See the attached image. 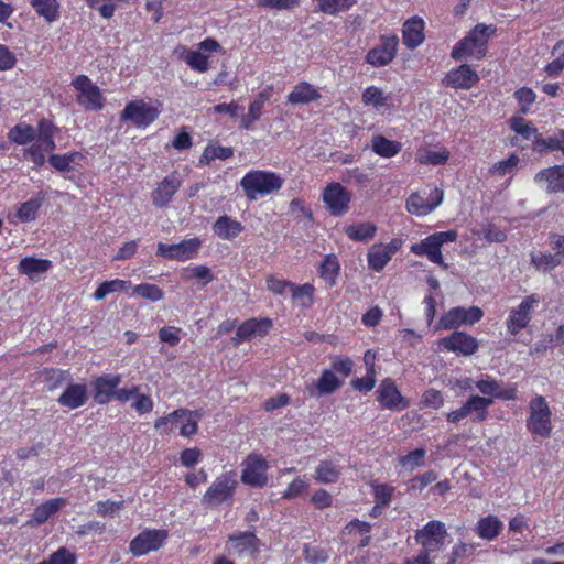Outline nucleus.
Instances as JSON below:
<instances>
[{"mask_svg":"<svg viewBox=\"0 0 564 564\" xmlns=\"http://www.w3.org/2000/svg\"><path fill=\"white\" fill-rule=\"evenodd\" d=\"M437 479V474L433 470H429L420 476H416L410 480L411 488L414 490L422 491L427 485L432 484Z\"/></svg>","mask_w":564,"mask_h":564,"instance_id":"338daca9","label":"nucleus"},{"mask_svg":"<svg viewBox=\"0 0 564 564\" xmlns=\"http://www.w3.org/2000/svg\"><path fill=\"white\" fill-rule=\"evenodd\" d=\"M213 231L214 235L220 239L232 240L243 231V226L240 221L227 215H223L214 223Z\"/></svg>","mask_w":564,"mask_h":564,"instance_id":"b1692460","label":"nucleus"},{"mask_svg":"<svg viewBox=\"0 0 564 564\" xmlns=\"http://www.w3.org/2000/svg\"><path fill=\"white\" fill-rule=\"evenodd\" d=\"M166 538L167 532L165 530L143 531L130 542V552L134 556L145 555L150 552L159 550Z\"/></svg>","mask_w":564,"mask_h":564,"instance_id":"f8f14e48","label":"nucleus"},{"mask_svg":"<svg viewBox=\"0 0 564 564\" xmlns=\"http://www.w3.org/2000/svg\"><path fill=\"white\" fill-rule=\"evenodd\" d=\"M531 263L536 270L547 272L561 265L563 262L560 260V256L555 253H538L531 254Z\"/></svg>","mask_w":564,"mask_h":564,"instance_id":"ea45409f","label":"nucleus"},{"mask_svg":"<svg viewBox=\"0 0 564 564\" xmlns=\"http://www.w3.org/2000/svg\"><path fill=\"white\" fill-rule=\"evenodd\" d=\"M51 268V261L46 259H37L25 257L19 263V271L31 279L45 273Z\"/></svg>","mask_w":564,"mask_h":564,"instance_id":"72a5a7b5","label":"nucleus"},{"mask_svg":"<svg viewBox=\"0 0 564 564\" xmlns=\"http://www.w3.org/2000/svg\"><path fill=\"white\" fill-rule=\"evenodd\" d=\"M425 451L423 448H416L410 452L408 455L400 457L399 463L403 467L409 468L413 471L424 463Z\"/></svg>","mask_w":564,"mask_h":564,"instance_id":"864d4df0","label":"nucleus"},{"mask_svg":"<svg viewBox=\"0 0 564 564\" xmlns=\"http://www.w3.org/2000/svg\"><path fill=\"white\" fill-rule=\"evenodd\" d=\"M122 507H123V501H111V500L98 501L95 505L96 512L102 517L113 514L118 510L122 509Z\"/></svg>","mask_w":564,"mask_h":564,"instance_id":"774afa93","label":"nucleus"},{"mask_svg":"<svg viewBox=\"0 0 564 564\" xmlns=\"http://www.w3.org/2000/svg\"><path fill=\"white\" fill-rule=\"evenodd\" d=\"M539 302V295L531 294L525 296L516 308L511 310L507 319V328L511 335H517L528 326L531 321L532 311Z\"/></svg>","mask_w":564,"mask_h":564,"instance_id":"0eeeda50","label":"nucleus"},{"mask_svg":"<svg viewBox=\"0 0 564 564\" xmlns=\"http://www.w3.org/2000/svg\"><path fill=\"white\" fill-rule=\"evenodd\" d=\"M410 249L412 253L416 256H425L431 262L441 265L443 269L448 268L447 263L443 260L441 248L435 239H433L432 235L423 239L421 242L412 245Z\"/></svg>","mask_w":564,"mask_h":564,"instance_id":"412c9836","label":"nucleus"},{"mask_svg":"<svg viewBox=\"0 0 564 564\" xmlns=\"http://www.w3.org/2000/svg\"><path fill=\"white\" fill-rule=\"evenodd\" d=\"M496 32L494 25L477 24L463 40L453 48L451 56L460 61L470 56L481 59L487 52V43L490 36Z\"/></svg>","mask_w":564,"mask_h":564,"instance_id":"f257e3e1","label":"nucleus"},{"mask_svg":"<svg viewBox=\"0 0 564 564\" xmlns=\"http://www.w3.org/2000/svg\"><path fill=\"white\" fill-rule=\"evenodd\" d=\"M502 528V521L497 516L489 514L477 522L475 531L480 539L491 541L500 534Z\"/></svg>","mask_w":564,"mask_h":564,"instance_id":"cd10ccee","label":"nucleus"},{"mask_svg":"<svg viewBox=\"0 0 564 564\" xmlns=\"http://www.w3.org/2000/svg\"><path fill=\"white\" fill-rule=\"evenodd\" d=\"M36 14L47 23L55 22L59 18V3L57 0H30Z\"/></svg>","mask_w":564,"mask_h":564,"instance_id":"473e14b6","label":"nucleus"},{"mask_svg":"<svg viewBox=\"0 0 564 564\" xmlns=\"http://www.w3.org/2000/svg\"><path fill=\"white\" fill-rule=\"evenodd\" d=\"M191 415L189 414V410L187 409H178L172 413H170L167 416H162V417H159L155 423H154V427L156 430H163L164 432H169L171 431V429H167V425L169 424H178V423H183L185 416H188Z\"/></svg>","mask_w":564,"mask_h":564,"instance_id":"79ce46f5","label":"nucleus"},{"mask_svg":"<svg viewBox=\"0 0 564 564\" xmlns=\"http://www.w3.org/2000/svg\"><path fill=\"white\" fill-rule=\"evenodd\" d=\"M68 373L59 369H52L47 372L46 387L48 391H53L62 387L68 380Z\"/></svg>","mask_w":564,"mask_h":564,"instance_id":"680f3d73","label":"nucleus"},{"mask_svg":"<svg viewBox=\"0 0 564 564\" xmlns=\"http://www.w3.org/2000/svg\"><path fill=\"white\" fill-rule=\"evenodd\" d=\"M441 345L448 351L462 354L464 356L474 355L478 349V341L471 335L464 332H454L452 335L444 337Z\"/></svg>","mask_w":564,"mask_h":564,"instance_id":"dca6fc26","label":"nucleus"},{"mask_svg":"<svg viewBox=\"0 0 564 564\" xmlns=\"http://www.w3.org/2000/svg\"><path fill=\"white\" fill-rule=\"evenodd\" d=\"M371 149L376 154L389 159L397 155L401 151L402 145L398 141L389 140L381 134H377L371 139Z\"/></svg>","mask_w":564,"mask_h":564,"instance_id":"2f4dec72","label":"nucleus"},{"mask_svg":"<svg viewBox=\"0 0 564 564\" xmlns=\"http://www.w3.org/2000/svg\"><path fill=\"white\" fill-rule=\"evenodd\" d=\"M66 505V500L64 498H55L51 499L39 507H36L32 513V518L30 520L31 525H40L46 522L50 517L55 514L62 507Z\"/></svg>","mask_w":564,"mask_h":564,"instance_id":"bb28decb","label":"nucleus"},{"mask_svg":"<svg viewBox=\"0 0 564 564\" xmlns=\"http://www.w3.org/2000/svg\"><path fill=\"white\" fill-rule=\"evenodd\" d=\"M398 43L399 39L395 35L382 37L381 44L368 52L367 63L375 67L388 65L395 57Z\"/></svg>","mask_w":564,"mask_h":564,"instance_id":"4468645a","label":"nucleus"},{"mask_svg":"<svg viewBox=\"0 0 564 564\" xmlns=\"http://www.w3.org/2000/svg\"><path fill=\"white\" fill-rule=\"evenodd\" d=\"M321 98L318 90L307 82H301L294 86L288 95V102L291 105H304Z\"/></svg>","mask_w":564,"mask_h":564,"instance_id":"a878e982","label":"nucleus"},{"mask_svg":"<svg viewBox=\"0 0 564 564\" xmlns=\"http://www.w3.org/2000/svg\"><path fill=\"white\" fill-rule=\"evenodd\" d=\"M368 265L371 270L380 272L391 260L383 243L373 245L368 254Z\"/></svg>","mask_w":564,"mask_h":564,"instance_id":"c9c22d12","label":"nucleus"},{"mask_svg":"<svg viewBox=\"0 0 564 564\" xmlns=\"http://www.w3.org/2000/svg\"><path fill=\"white\" fill-rule=\"evenodd\" d=\"M340 474L341 468L334 460L324 459L316 466L314 478L321 484H334Z\"/></svg>","mask_w":564,"mask_h":564,"instance_id":"c85d7f7f","label":"nucleus"},{"mask_svg":"<svg viewBox=\"0 0 564 564\" xmlns=\"http://www.w3.org/2000/svg\"><path fill=\"white\" fill-rule=\"evenodd\" d=\"M313 293L314 286L312 284L295 285L293 283L290 295L294 301L307 300V302L302 303V306H308L313 302Z\"/></svg>","mask_w":564,"mask_h":564,"instance_id":"3c124183","label":"nucleus"},{"mask_svg":"<svg viewBox=\"0 0 564 564\" xmlns=\"http://www.w3.org/2000/svg\"><path fill=\"white\" fill-rule=\"evenodd\" d=\"M159 109L143 100L129 102L120 115L123 121H131L135 127H148L159 117Z\"/></svg>","mask_w":564,"mask_h":564,"instance_id":"423d86ee","label":"nucleus"},{"mask_svg":"<svg viewBox=\"0 0 564 564\" xmlns=\"http://www.w3.org/2000/svg\"><path fill=\"white\" fill-rule=\"evenodd\" d=\"M133 294L142 299L158 302L163 299V291L155 284L142 283L133 288Z\"/></svg>","mask_w":564,"mask_h":564,"instance_id":"37998d69","label":"nucleus"},{"mask_svg":"<svg viewBox=\"0 0 564 564\" xmlns=\"http://www.w3.org/2000/svg\"><path fill=\"white\" fill-rule=\"evenodd\" d=\"M130 285V281L120 279L105 281L96 289L94 293V299L97 301H101L111 293L129 289Z\"/></svg>","mask_w":564,"mask_h":564,"instance_id":"58836bf2","label":"nucleus"},{"mask_svg":"<svg viewBox=\"0 0 564 564\" xmlns=\"http://www.w3.org/2000/svg\"><path fill=\"white\" fill-rule=\"evenodd\" d=\"M422 403L424 406L438 409L443 405L444 399L438 390L427 389L422 395Z\"/></svg>","mask_w":564,"mask_h":564,"instance_id":"69168bd1","label":"nucleus"},{"mask_svg":"<svg viewBox=\"0 0 564 564\" xmlns=\"http://www.w3.org/2000/svg\"><path fill=\"white\" fill-rule=\"evenodd\" d=\"M386 101L387 97H384L383 91L376 86H370L362 93V102L365 105H371L376 108H379L382 107Z\"/></svg>","mask_w":564,"mask_h":564,"instance_id":"8fccbe9b","label":"nucleus"},{"mask_svg":"<svg viewBox=\"0 0 564 564\" xmlns=\"http://www.w3.org/2000/svg\"><path fill=\"white\" fill-rule=\"evenodd\" d=\"M352 360L348 357L341 358L335 356L332 358V368L335 375H337L343 381L347 378L352 371Z\"/></svg>","mask_w":564,"mask_h":564,"instance_id":"603ef678","label":"nucleus"},{"mask_svg":"<svg viewBox=\"0 0 564 564\" xmlns=\"http://www.w3.org/2000/svg\"><path fill=\"white\" fill-rule=\"evenodd\" d=\"M267 289L278 295H286L291 293L293 283L288 280H280L274 275H268L265 279Z\"/></svg>","mask_w":564,"mask_h":564,"instance_id":"5fc2aeb1","label":"nucleus"},{"mask_svg":"<svg viewBox=\"0 0 564 564\" xmlns=\"http://www.w3.org/2000/svg\"><path fill=\"white\" fill-rule=\"evenodd\" d=\"M53 150L44 148L42 139H36L30 148L24 150L23 155L30 159L36 166H42L45 163V153Z\"/></svg>","mask_w":564,"mask_h":564,"instance_id":"a19ab883","label":"nucleus"},{"mask_svg":"<svg viewBox=\"0 0 564 564\" xmlns=\"http://www.w3.org/2000/svg\"><path fill=\"white\" fill-rule=\"evenodd\" d=\"M375 384V369L372 368V366L368 369L367 376L365 378H356L351 381V386L354 389L365 392L372 390Z\"/></svg>","mask_w":564,"mask_h":564,"instance_id":"0e129e2a","label":"nucleus"},{"mask_svg":"<svg viewBox=\"0 0 564 564\" xmlns=\"http://www.w3.org/2000/svg\"><path fill=\"white\" fill-rule=\"evenodd\" d=\"M394 488L388 485L373 486L375 501L377 506H388L391 502Z\"/></svg>","mask_w":564,"mask_h":564,"instance_id":"e2e57ef3","label":"nucleus"},{"mask_svg":"<svg viewBox=\"0 0 564 564\" xmlns=\"http://www.w3.org/2000/svg\"><path fill=\"white\" fill-rule=\"evenodd\" d=\"M424 22L420 18H412L403 24V43L408 48H415L424 41Z\"/></svg>","mask_w":564,"mask_h":564,"instance_id":"393cba45","label":"nucleus"},{"mask_svg":"<svg viewBox=\"0 0 564 564\" xmlns=\"http://www.w3.org/2000/svg\"><path fill=\"white\" fill-rule=\"evenodd\" d=\"M351 194L337 182L327 185L323 192V202L333 216H343L349 209Z\"/></svg>","mask_w":564,"mask_h":564,"instance_id":"6e6552de","label":"nucleus"},{"mask_svg":"<svg viewBox=\"0 0 564 564\" xmlns=\"http://www.w3.org/2000/svg\"><path fill=\"white\" fill-rule=\"evenodd\" d=\"M185 62L191 68L204 73L209 68L208 57L199 52H189L186 55Z\"/></svg>","mask_w":564,"mask_h":564,"instance_id":"4d7b16f0","label":"nucleus"},{"mask_svg":"<svg viewBox=\"0 0 564 564\" xmlns=\"http://www.w3.org/2000/svg\"><path fill=\"white\" fill-rule=\"evenodd\" d=\"M77 153L67 154H52L48 159L50 164L59 172L70 171V163Z\"/></svg>","mask_w":564,"mask_h":564,"instance_id":"052dcab7","label":"nucleus"},{"mask_svg":"<svg viewBox=\"0 0 564 564\" xmlns=\"http://www.w3.org/2000/svg\"><path fill=\"white\" fill-rule=\"evenodd\" d=\"M228 541L231 543L232 550L238 554H243L247 551H254L258 547L259 539L253 531L239 532L229 536Z\"/></svg>","mask_w":564,"mask_h":564,"instance_id":"7c9ffc66","label":"nucleus"},{"mask_svg":"<svg viewBox=\"0 0 564 564\" xmlns=\"http://www.w3.org/2000/svg\"><path fill=\"white\" fill-rule=\"evenodd\" d=\"M552 412L544 397L538 395L529 403L527 429L541 437H549L552 432Z\"/></svg>","mask_w":564,"mask_h":564,"instance_id":"7ed1b4c3","label":"nucleus"},{"mask_svg":"<svg viewBox=\"0 0 564 564\" xmlns=\"http://www.w3.org/2000/svg\"><path fill=\"white\" fill-rule=\"evenodd\" d=\"M339 273V263L334 254H328L323 260L319 267L321 278L329 285L333 286L336 283V279Z\"/></svg>","mask_w":564,"mask_h":564,"instance_id":"4c0bfd02","label":"nucleus"},{"mask_svg":"<svg viewBox=\"0 0 564 564\" xmlns=\"http://www.w3.org/2000/svg\"><path fill=\"white\" fill-rule=\"evenodd\" d=\"M267 469L268 463L262 456L250 454L243 462L241 480L252 487L261 488L268 481Z\"/></svg>","mask_w":564,"mask_h":564,"instance_id":"9b49d317","label":"nucleus"},{"mask_svg":"<svg viewBox=\"0 0 564 564\" xmlns=\"http://www.w3.org/2000/svg\"><path fill=\"white\" fill-rule=\"evenodd\" d=\"M87 400V388L80 383H69L57 399L61 405L72 410L83 406Z\"/></svg>","mask_w":564,"mask_h":564,"instance_id":"6ab92c4d","label":"nucleus"},{"mask_svg":"<svg viewBox=\"0 0 564 564\" xmlns=\"http://www.w3.org/2000/svg\"><path fill=\"white\" fill-rule=\"evenodd\" d=\"M425 198L419 194H412L406 200V209L416 216H425L431 213V207Z\"/></svg>","mask_w":564,"mask_h":564,"instance_id":"c03bdc74","label":"nucleus"},{"mask_svg":"<svg viewBox=\"0 0 564 564\" xmlns=\"http://www.w3.org/2000/svg\"><path fill=\"white\" fill-rule=\"evenodd\" d=\"M237 484L236 474L226 473L220 475L203 496L202 503L207 508H215L231 500Z\"/></svg>","mask_w":564,"mask_h":564,"instance_id":"39448f33","label":"nucleus"},{"mask_svg":"<svg viewBox=\"0 0 564 564\" xmlns=\"http://www.w3.org/2000/svg\"><path fill=\"white\" fill-rule=\"evenodd\" d=\"M446 536L445 524L442 521L432 520L415 532L414 539L421 545V551L432 556L444 546Z\"/></svg>","mask_w":564,"mask_h":564,"instance_id":"20e7f679","label":"nucleus"},{"mask_svg":"<svg viewBox=\"0 0 564 564\" xmlns=\"http://www.w3.org/2000/svg\"><path fill=\"white\" fill-rule=\"evenodd\" d=\"M73 86L78 91V104L85 109L99 110L102 108L104 102L100 89L86 75L77 76L73 80Z\"/></svg>","mask_w":564,"mask_h":564,"instance_id":"1a4fd4ad","label":"nucleus"},{"mask_svg":"<svg viewBox=\"0 0 564 564\" xmlns=\"http://www.w3.org/2000/svg\"><path fill=\"white\" fill-rule=\"evenodd\" d=\"M261 323L256 319H249L240 325L236 332V338L240 340L249 339L252 335L260 333Z\"/></svg>","mask_w":564,"mask_h":564,"instance_id":"13d9d810","label":"nucleus"},{"mask_svg":"<svg viewBox=\"0 0 564 564\" xmlns=\"http://www.w3.org/2000/svg\"><path fill=\"white\" fill-rule=\"evenodd\" d=\"M482 316L484 312L478 306H470L468 308L456 306L441 317L440 324L443 328L451 329L462 325H474Z\"/></svg>","mask_w":564,"mask_h":564,"instance_id":"9d476101","label":"nucleus"},{"mask_svg":"<svg viewBox=\"0 0 564 564\" xmlns=\"http://www.w3.org/2000/svg\"><path fill=\"white\" fill-rule=\"evenodd\" d=\"M377 393L379 403L386 409L403 410L409 404L391 379L382 380Z\"/></svg>","mask_w":564,"mask_h":564,"instance_id":"f3484780","label":"nucleus"},{"mask_svg":"<svg viewBox=\"0 0 564 564\" xmlns=\"http://www.w3.org/2000/svg\"><path fill=\"white\" fill-rule=\"evenodd\" d=\"M36 138L35 129L26 123H18L8 132V139L20 145H25Z\"/></svg>","mask_w":564,"mask_h":564,"instance_id":"f704fd0d","label":"nucleus"},{"mask_svg":"<svg viewBox=\"0 0 564 564\" xmlns=\"http://www.w3.org/2000/svg\"><path fill=\"white\" fill-rule=\"evenodd\" d=\"M121 378L120 376H110L106 375L99 377L95 381V395L94 400L98 404L108 403L116 394V389L120 384Z\"/></svg>","mask_w":564,"mask_h":564,"instance_id":"aec40b11","label":"nucleus"},{"mask_svg":"<svg viewBox=\"0 0 564 564\" xmlns=\"http://www.w3.org/2000/svg\"><path fill=\"white\" fill-rule=\"evenodd\" d=\"M199 246L200 241L197 238L183 240L174 245L160 242L156 254L165 259L185 261L192 259L197 253Z\"/></svg>","mask_w":564,"mask_h":564,"instance_id":"ddd939ff","label":"nucleus"},{"mask_svg":"<svg viewBox=\"0 0 564 564\" xmlns=\"http://www.w3.org/2000/svg\"><path fill=\"white\" fill-rule=\"evenodd\" d=\"M55 127L53 123L46 119H41L39 121V135L36 139H42V143L44 144V148L48 149H55V142L53 140V133H54Z\"/></svg>","mask_w":564,"mask_h":564,"instance_id":"09e8293b","label":"nucleus"},{"mask_svg":"<svg viewBox=\"0 0 564 564\" xmlns=\"http://www.w3.org/2000/svg\"><path fill=\"white\" fill-rule=\"evenodd\" d=\"M40 203L35 199H30L23 203L18 209L17 216L21 221L29 223L36 218Z\"/></svg>","mask_w":564,"mask_h":564,"instance_id":"6e6d98bb","label":"nucleus"},{"mask_svg":"<svg viewBox=\"0 0 564 564\" xmlns=\"http://www.w3.org/2000/svg\"><path fill=\"white\" fill-rule=\"evenodd\" d=\"M37 564H76V555L66 547H59L47 560Z\"/></svg>","mask_w":564,"mask_h":564,"instance_id":"49530a36","label":"nucleus"},{"mask_svg":"<svg viewBox=\"0 0 564 564\" xmlns=\"http://www.w3.org/2000/svg\"><path fill=\"white\" fill-rule=\"evenodd\" d=\"M478 82V74L467 64H463L457 68L452 69L443 79V84L445 86L456 89H470Z\"/></svg>","mask_w":564,"mask_h":564,"instance_id":"2eb2a0df","label":"nucleus"},{"mask_svg":"<svg viewBox=\"0 0 564 564\" xmlns=\"http://www.w3.org/2000/svg\"><path fill=\"white\" fill-rule=\"evenodd\" d=\"M181 180L176 173L165 176L152 193V202L156 207H165L181 187Z\"/></svg>","mask_w":564,"mask_h":564,"instance_id":"a211bd4d","label":"nucleus"},{"mask_svg":"<svg viewBox=\"0 0 564 564\" xmlns=\"http://www.w3.org/2000/svg\"><path fill=\"white\" fill-rule=\"evenodd\" d=\"M448 155L447 151H426L419 156L417 161L421 164L441 165L446 163Z\"/></svg>","mask_w":564,"mask_h":564,"instance_id":"bf43d9fd","label":"nucleus"},{"mask_svg":"<svg viewBox=\"0 0 564 564\" xmlns=\"http://www.w3.org/2000/svg\"><path fill=\"white\" fill-rule=\"evenodd\" d=\"M534 180L536 182H546L547 192L558 193L564 191V164L554 165L540 171Z\"/></svg>","mask_w":564,"mask_h":564,"instance_id":"4be33fe9","label":"nucleus"},{"mask_svg":"<svg viewBox=\"0 0 564 564\" xmlns=\"http://www.w3.org/2000/svg\"><path fill=\"white\" fill-rule=\"evenodd\" d=\"M491 403H492V399H490V398L471 395L463 404V408L465 409V411L468 415L475 413V417H473V421L482 422L487 419L488 406Z\"/></svg>","mask_w":564,"mask_h":564,"instance_id":"c756f323","label":"nucleus"},{"mask_svg":"<svg viewBox=\"0 0 564 564\" xmlns=\"http://www.w3.org/2000/svg\"><path fill=\"white\" fill-rule=\"evenodd\" d=\"M377 227L371 223H360L345 228V234L355 241H369L375 237Z\"/></svg>","mask_w":564,"mask_h":564,"instance_id":"e433bc0d","label":"nucleus"},{"mask_svg":"<svg viewBox=\"0 0 564 564\" xmlns=\"http://www.w3.org/2000/svg\"><path fill=\"white\" fill-rule=\"evenodd\" d=\"M343 379L334 373L333 370L325 369L317 382L310 389L312 397H322L334 393L343 386Z\"/></svg>","mask_w":564,"mask_h":564,"instance_id":"5701e85b","label":"nucleus"},{"mask_svg":"<svg viewBox=\"0 0 564 564\" xmlns=\"http://www.w3.org/2000/svg\"><path fill=\"white\" fill-rule=\"evenodd\" d=\"M514 98L520 105V112L527 113L530 110V107L535 102L536 95L535 93L528 87H522L514 91Z\"/></svg>","mask_w":564,"mask_h":564,"instance_id":"de8ad7c7","label":"nucleus"},{"mask_svg":"<svg viewBox=\"0 0 564 564\" xmlns=\"http://www.w3.org/2000/svg\"><path fill=\"white\" fill-rule=\"evenodd\" d=\"M282 185L283 180L278 174L259 170L247 173L240 181V186L250 200L276 192Z\"/></svg>","mask_w":564,"mask_h":564,"instance_id":"f03ea898","label":"nucleus"},{"mask_svg":"<svg viewBox=\"0 0 564 564\" xmlns=\"http://www.w3.org/2000/svg\"><path fill=\"white\" fill-rule=\"evenodd\" d=\"M511 129L522 135L527 140H532L536 135L538 129L534 128L530 122L525 121L522 117H512L510 119Z\"/></svg>","mask_w":564,"mask_h":564,"instance_id":"a18cd8bd","label":"nucleus"}]
</instances>
